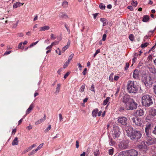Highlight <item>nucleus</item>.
Masks as SVG:
<instances>
[{
	"mask_svg": "<svg viewBox=\"0 0 156 156\" xmlns=\"http://www.w3.org/2000/svg\"><path fill=\"white\" fill-rule=\"evenodd\" d=\"M100 153L98 149H97L94 152V154L95 156H98L100 154Z\"/></svg>",
	"mask_w": 156,
	"mask_h": 156,
	"instance_id": "c756f323",
	"label": "nucleus"
},
{
	"mask_svg": "<svg viewBox=\"0 0 156 156\" xmlns=\"http://www.w3.org/2000/svg\"><path fill=\"white\" fill-rule=\"evenodd\" d=\"M137 2H134L133 1H132V2L131 3L132 5L134 6L135 7H136V6L137 5Z\"/></svg>",
	"mask_w": 156,
	"mask_h": 156,
	"instance_id": "c03bdc74",
	"label": "nucleus"
},
{
	"mask_svg": "<svg viewBox=\"0 0 156 156\" xmlns=\"http://www.w3.org/2000/svg\"><path fill=\"white\" fill-rule=\"evenodd\" d=\"M98 109L97 108L94 109L92 112V115L94 117H96L97 116V114L98 112Z\"/></svg>",
	"mask_w": 156,
	"mask_h": 156,
	"instance_id": "cd10ccee",
	"label": "nucleus"
},
{
	"mask_svg": "<svg viewBox=\"0 0 156 156\" xmlns=\"http://www.w3.org/2000/svg\"><path fill=\"white\" fill-rule=\"evenodd\" d=\"M137 106V103L132 99L131 102L126 105V108L127 110H133L136 109Z\"/></svg>",
	"mask_w": 156,
	"mask_h": 156,
	"instance_id": "20e7f679",
	"label": "nucleus"
},
{
	"mask_svg": "<svg viewBox=\"0 0 156 156\" xmlns=\"http://www.w3.org/2000/svg\"><path fill=\"white\" fill-rule=\"evenodd\" d=\"M68 3L66 1H64L62 2V5L64 7H66L68 6Z\"/></svg>",
	"mask_w": 156,
	"mask_h": 156,
	"instance_id": "2f4dec72",
	"label": "nucleus"
},
{
	"mask_svg": "<svg viewBox=\"0 0 156 156\" xmlns=\"http://www.w3.org/2000/svg\"><path fill=\"white\" fill-rule=\"evenodd\" d=\"M129 39L132 41H133L134 40V36L133 34H131L129 36Z\"/></svg>",
	"mask_w": 156,
	"mask_h": 156,
	"instance_id": "e433bc0d",
	"label": "nucleus"
},
{
	"mask_svg": "<svg viewBox=\"0 0 156 156\" xmlns=\"http://www.w3.org/2000/svg\"><path fill=\"white\" fill-rule=\"evenodd\" d=\"M38 41H38L32 43L30 45L29 48H30L32 47L34 45H36L38 43Z\"/></svg>",
	"mask_w": 156,
	"mask_h": 156,
	"instance_id": "a19ab883",
	"label": "nucleus"
},
{
	"mask_svg": "<svg viewBox=\"0 0 156 156\" xmlns=\"http://www.w3.org/2000/svg\"><path fill=\"white\" fill-rule=\"evenodd\" d=\"M149 113V115L152 116H155L156 115V109L154 108H150Z\"/></svg>",
	"mask_w": 156,
	"mask_h": 156,
	"instance_id": "ddd939ff",
	"label": "nucleus"
},
{
	"mask_svg": "<svg viewBox=\"0 0 156 156\" xmlns=\"http://www.w3.org/2000/svg\"><path fill=\"white\" fill-rule=\"evenodd\" d=\"M141 99L142 104L146 107H149L153 104L152 97L148 94L143 95Z\"/></svg>",
	"mask_w": 156,
	"mask_h": 156,
	"instance_id": "f03ea898",
	"label": "nucleus"
},
{
	"mask_svg": "<svg viewBox=\"0 0 156 156\" xmlns=\"http://www.w3.org/2000/svg\"><path fill=\"white\" fill-rule=\"evenodd\" d=\"M147 68L152 73H155L156 69L154 66L151 65L149 64L147 66Z\"/></svg>",
	"mask_w": 156,
	"mask_h": 156,
	"instance_id": "4468645a",
	"label": "nucleus"
},
{
	"mask_svg": "<svg viewBox=\"0 0 156 156\" xmlns=\"http://www.w3.org/2000/svg\"><path fill=\"white\" fill-rule=\"evenodd\" d=\"M119 78V76H114V79L115 81H117Z\"/></svg>",
	"mask_w": 156,
	"mask_h": 156,
	"instance_id": "338daca9",
	"label": "nucleus"
},
{
	"mask_svg": "<svg viewBox=\"0 0 156 156\" xmlns=\"http://www.w3.org/2000/svg\"><path fill=\"white\" fill-rule=\"evenodd\" d=\"M100 8L101 9H105V5H104L102 3H101L99 5Z\"/></svg>",
	"mask_w": 156,
	"mask_h": 156,
	"instance_id": "58836bf2",
	"label": "nucleus"
},
{
	"mask_svg": "<svg viewBox=\"0 0 156 156\" xmlns=\"http://www.w3.org/2000/svg\"><path fill=\"white\" fill-rule=\"evenodd\" d=\"M69 63L67 62H66L64 64L63 66V68L64 69L66 68L68 66Z\"/></svg>",
	"mask_w": 156,
	"mask_h": 156,
	"instance_id": "a18cd8bd",
	"label": "nucleus"
},
{
	"mask_svg": "<svg viewBox=\"0 0 156 156\" xmlns=\"http://www.w3.org/2000/svg\"><path fill=\"white\" fill-rule=\"evenodd\" d=\"M51 128V126L50 125H49L47 128H46L44 130L45 132H47Z\"/></svg>",
	"mask_w": 156,
	"mask_h": 156,
	"instance_id": "ea45409f",
	"label": "nucleus"
},
{
	"mask_svg": "<svg viewBox=\"0 0 156 156\" xmlns=\"http://www.w3.org/2000/svg\"><path fill=\"white\" fill-rule=\"evenodd\" d=\"M138 147L140 149H147V145L145 144V142L142 141L138 146Z\"/></svg>",
	"mask_w": 156,
	"mask_h": 156,
	"instance_id": "dca6fc26",
	"label": "nucleus"
},
{
	"mask_svg": "<svg viewBox=\"0 0 156 156\" xmlns=\"http://www.w3.org/2000/svg\"><path fill=\"white\" fill-rule=\"evenodd\" d=\"M23 4H23L20 3L19 2H17L14 4L13 7L14 9L16 8L17 7H20L21 5H23Z\"/></svg>",
	"mask_w": 156,
	"mask_h": 156,
	"instance_id": "412c9836",
	"label": "nucleus"
},
{
	"mask_svg": "<svg viewBox=\"0 0 156 156\" xmlns=\"http://www.w3.org/2000/svg\"><path fill=\"white\" fill-rule=\"evenodd\" d=\"M151 123H149L146 125L145 132L146 136H150L151 128Z\"/></svg>",
	"mask_w": 156,
	"mask_h": 156,
	"instance_id": "9d476101",
	"label": "nucleus"
},
{
	"mask_svg": "<svg viewBox=\"0 0 156 156\" xmlns=\"http://www.w3.org/2000/svg\"><path fill=\"white\" fill-rule=\"evenodd\" d=\"M59 17L61 18H68V16L65 14L63 13H61L59 15Z\"/></svg>",
	"mask_w": 156,
	"mask_h": 156,
	"instance_id": "393cba45",
	"label": "nucleus"
},
{
	"mask_svg": "<svg viewBox=\"0 0 156 156\" xmlns=\"http://www.w3.org/2000/svg\"><path fill=\"white\" fill-rule=\"evenodd\" d=\"M62 68H60L57 71V73L59 75H60L61 74L60 72L62 70Z\"/></svg>",
	"mask_w": 156,
	"mask_h": 156,
	"instance_id": "680f3d73",
	"label": "nucleus"
},
{
	"mask_svg": "<svg viewBox=\"0 0 156 156\" xmlns=\"http://www.w3.org/2000/svg\"><path fill=\"white\" fill-rule=\"evenodd\" d=\"M60 87V84H58L57 86L56 92L58 93L59 92V90Z\"/></svg>",
	"mask_w": 156,
	"mask_h": 156,
	"instance_id": "c9c22d12",
	"label": "nucleus"
},
{
	"mask_svg": "<svg viewBox=\"0 0 156 156\" xmlns=\"http://www.w3.org/2000/svg\"><path fill=\"white\" fill-rule=\"evenodd\" d=\"M129 64L128 63H126V67L125 68V70H127L128 68L129 67Z\"/></svg>",
	"mask_w": 156,
	"mask_h": 156,
	"instance_id": "603ef678",
	"label": "nucleus"
},
{
	"mask_svg": "<svg viewBox=\"0 0 156 156\" xmlns=\"http://www.w3.org/2000/svg\"><path fill=\"white\" fill-rule=\"evenodd\" d=\"M84 89H85V86L84 85H83L81 86V87L80 88V91L81 92H83L84 91Z\"/></svg>",
	"mask_w": 156,
	"mask_h": 156,
	"instance_id": "49530a36",
	"label": "nucleus"
},
{
	"mask_svg": "<svg viewBox=\"0 0 156 156\" xmlns=\"http://www.w3.org/2000/svg\"><path fill=\"white\" fill-rule=\"evenodd\" d=\"M127 135L131 140L134 142H136L139 141L141 138L142 134L140 131L133 129V128L130 126H128L126 129Z\"/></svg>",
	"mask_w": 156,
	"mask_h": 156,
	"instance_id": "f257e3e1",
	"label": "nucleus"
},
{
	"mask_svg": "<svg viewBox=\"0 0 156 156\" xmlns=\"http://www.w3.org/2000/svg\"><path fill=\"white\" fill-rule=\"evenodd\" d=\"M106 37V34H104L103 36V38H102L103 41H104L105 40Z\"/></svg>",
	"mask_w": 156,
	"mask_h": 156,
	"instance_id": "13d9d810",
	"label": "nucleus"
},
{
	"mask_svg": "<svg viewBox=\"0 0 156 156\" xmlns=\"http://www.w3.org/2000/svg\"><path fill=\"white\" fill-rule=\"evenodd\" d=\"M32 128V127L31 126L29 125V126L27 127V129H28V130H30Z\"/></svg>",
	"mask_w": 156,
	"mask_h": 156,
	"instance_id": "774afa93",
	"label": "nucleus"
},
{
	"mask_svg": "<svg viewBox=\"0 0 156 156\" xmlns=\"http://www.w3.org/2000/svg\"><path fill=\"white\" fill-rule=\"evenodd\" d=\"M115 129L113 133V137L114 138L118 137L120 134V132L119 130V128L117 127L115 128Z\"/></svg>",
	"mask_w": 156,
	"mask_h": 156,
	"instance_id": "f8f14e48",
	"label": "nucleus"
},
{
	"mask_svg": "<svg viewBox=\"0 0 156 156\" xmlns=\"http://www.w3.org/2000/svg\"><path fill=\"white\" fill-rule=\"evenodd\" d=\"M133 99L130 98V97L126 94H125L122 99V102L124 103L126 105L127 104L129 103L132 101Z\"/></svg>",
	"mask_w": 156,
	"mask_h": 156,
	"instance_id": "0eeeda50",
	"label": "nucleus"
},
{
	"mask_svg": "<svg viewBox=\"0 0 156 156\" xmlns=\"http://www.w3.org/2000/svg\"><path fill=\"white\" fill-rule=\"evenodd\" d=\"M109 99H110V98L108 97H107L106 98V99L104 101L103 105H106L107 104V103L108 102Z\"/></svg>",
	"mask_w": 156,
	"mask_h": 156,
	"instance_id": "7c9ffc66",
	"label": "nucleus"
},
{
	"mask_svg": "<svg viewBox=\"0 0 156 156\" xmlns=\"http://www.w3.org/2000/svg\"><path fill=\"white\" fill-rule=\"evenodd\" d=\"M94 85L93 84H92L91 87L90 88V90L94 92H95L94 90Z\"/></svg>",
	"mask_w": 156,
	"mask_h": 156,
	"instance_id": "864d4df0",
	"label": "nucleus"
},
{
	"mask_svg": "<svg viewBox=\"0 0 156 156\" xmlns=\"http://www.w3.org/2000/svg\"><path fill=\"white\" fill-rule=\"evenodd\" d=\"M132 119L133 123H135L136 125L140 126L142 125V123L140 119L137 117H133Z\"/></svg>",
	"mask_w": 156,
	"mask_h": 156,
	"instance_id": "9b49d317",
	"label": "nucleus"
},
{
	"mask_svg": "<svg viewBox=\"0 0 156 156\" xmlns=\"http://www.w3.org/2000/svg\"><path fill=\"white\" fill-rule=\"evenodd\" d=\"M152 59V57L151 55H149L148 58H147V59L148 61H151Z\"/></svg>",
	"mask_w": 156,
	"mask_h": 156,
	"instance_id": "4d7b16f0",
	"label": "nucleus"
},
{
	"mask_svg": "<svg viewBox=\"0 0 156 156\" xmlns=\"http://www.w3.org/2000/svg\"><path fill=\"white\" fill-rule=\"evenodd\" d=\"M126 151L127 156H137L138 152L135 150L131 149Z\"/></svg>",
	"mask_w": 156,
	"mask_h": 156,
	"instance_id": "1a4fd4ad",
	"label": "nucleus"
},
{
	"mask_svg": "<svg viewBox=\"0 0 156 156\" xmlns=\"http://www.w3.org/2000/svg\"><path fill=\"white\" fill-rule=\"evenodd\" d=\"M50 27L48 26H44L40 27V31H44L49 29Z\"/></svg>",
	"mask_w": 156,
	"mask_h": 156,
	"instance_id": "aec40b11",
	"label": "nucleus"
},
{
	"mask_svg": "<svg viewBox=\"0 0 156 156\" xmlns=\"http://www.w3.org/2000/svg\"><path fill=\"white\" fill-rule=\"evenodd\" d=\"M59 118L60 121H61L62 120V117L61 114H59Z\"/></svg>",
	"mask_w": 156,
	"mask_h": 156,
	"instance_id": "052dcab7",
	"label": "nucleus"
},
{
	"mask_svg": "<svg viewBox=\"0 0 156 156\" xmlns=\"http://www.w3.org/2000/svg\"><path fill=\"white\" fill-rule=\"evenodd\" d=\"M73 56H74L73 54H72L71 55L69 56V59H68L67 62H69V63L70 61L73 58Z\"/></svg>",
	"mask_w": 156,
	"mask_h": 156,
	"instance_id": "72a5a7b5",
	"label": "nucleus"
},
{
	"mask_svg": "<svg viewBox=\"0 0 156 156\" xmlns=\"http://www.w3.org/2000/svg\"><path fill=\"white\" fill-rule=\"evenodd\" d=\"M118 156H127L126 151L120 152L118 155Z\"/></svg>",
	"mask_w": 156,
	"mask_h": 156,
	"instance_id": "c85d7f7f",
	"label": "nucleus"
},
{
	"mask_svg": "<svg viewBox=\"0 0 156 156\" xmlns=\"http://www.w3.org/2000/svg\"><path fill=\"white\" fill-rule=\"evenodd\" d=\"M118 122L121 124L126 126L127 125V119L125 117H122L119 118Z\"/></svg>",
	"mask_w": 156,
	"mask_h": 156,
	"instance_id": "6e6552de",
	"label": "nucleus"
},
{
	"mask_svg": "<svg viewBox=\"0 0 156 156\" xmlns=\"http://www.w3.org/2000/svg\"><path fill=\"white\" fill-rule=\"evenodd\" d=\"M114 152V149L113 148H112L111 149H110L109 150L108 153L110 155H112L113 153Z\"/></svg>",
	"mask_w": 156,
	"mask_h": 156,
	"instance_id": "79ce46f5",
	"label": "nucleus"
},
{
	"mask_svg": "<svg viewBox=\"0 0 156 156\" xmlns=\"http://www.w3.org/2000/svg\"><path fill=\"white\" fill-rule=\"evenodd\" d=\"M156 45V43L155 44V45L153 46V47H152L150 49V50L148 52V53H149L151 51H154V49L155 48V46Z\"/></svg>",
	"mask_w": 156,
	"mask_h": 156,
	"instance_id": "4c0bfd02",
	"label": "nucleus"
},
{
	"mask_svg": "<svg viewBox=\"0 0 156 156\" xmlns=\"http://www.w3.org/2000/svg\"><path fill=\"white\" fill-rule=\"evenodd\" d=\"M110 142L111 143V145H113L116 144V142L114 141L112 139H111Z\"/></svg>",
	"mask_w": 156,
	"mask_h": 156,
	"instance_id": "37998d69",
	"label": "nucleus"
},
{
	"mask_svg": "<svg viewBox=\"0 0 156 156\" xmlns=\"http://www.w3.org/2000/svg\"><path fill=\"white\" fill-rule=\"evenodd\" d=\"M34 106L33 104H31L29 108L27 109L26 111V114H29L30 112L34 108Z\"/></svg>",
	"mask_w": 156,
	"mask_h": 156,
	"instance_id": "b1692460",
	"label": "nucleus"
},
{
	"mask_svg": "<svg viewBox=\"0 0 156 156\" xmlns=\"http://www.w3.org/2000/svg\"><path fill=\"white\" fill-rule=\"evenodd\" d=\"M127 89L129 93H136L138 90V86L133 81H129L127 86Z\"/></svg>",
	"mask_w": 156,
	"mask_h": 156,
	"instance_id": "7ed1b4c3",
	"label": "nucleus"
},
{
	"mask_svg": "<svg viewBox=\"0 0 156 156\" xmlns=\"http://www.w3.org/2000/svg\"><path fill=\"white\" fill-rule=\"evenodd\" d=\"M22 42L20 43L18 45V48L19 49H23L24 46L22 45Z\"/></svg>",
	"mask_w": 156,
	"mask_h": 156,
	"instance_id": "473e14b6",
	"label": "nucleus"
},
{
	"mask_svg": "<svg viewBox=\"0 0 156 156\" xmlns=\"http://www.w3.org/2000/svg\"><path fill=\"white\" fill-rule=\"evenodd\" d=\"M150 19V17L148 15H145L143 17L142 21L144 22H147Z\"/></svg>",
	"mask_w": 156,
	"mask_h": 156,
	"instance_id": "5701e85b",
	"label": "nucleus"
},
{
	"mask_svg": "<svg viewBox=\"0 0 156 156\" xmlns=\"http://www.w3.org/2000/svg\"><path fill=\"white\" fill-rule=\"evenodd\" d=\"M144 83L146 87L147 88L151 86L153 84V82H150L149 80H147L146 79H145Z\"/></svg>",
	"mask_w": 156,
	"mask_h": 156,
	"instance_id": "f3484780",
	"label": "nucleus"
},
{
	"mask_svg": "<svg viewBox=\"0 0 156 156\" xmlns=\"http://www.w3.org/2000/svg\"><path fill=\"white\" fill-rule=\"evenodd\" d=\"M43 143H42L39 145V146L36 148L37 151L41 149L43 146Z\"/></svg>",
	"mask_w": 156,
	"mask_h": 156,
	"instance_id": "de8ad7c7",
	"label": "nucleus"
},
{
	"mask_svg": "<svg viewBox=\"0 0 156 156\" xmlns=\"http://www.w3.org/2000/svg\"><path fill=\"white\" fill-rule=\"evenodd\" d=\"M133 77L135 79H138L139 78V72L138 70L135 69L134 70Z\"/></svg>",
	"mask_w": 156,
	"mask_h": 156,
	"instance_id": "6ab92c4d",
	"label": "nucleus"
},
{
	"mask_svg": "<svg viewBox=\"0 0 156 156\" xmlns=\"http://www.w3.org/2000/svg\"><path fill=\"white\" fill-rule=\"evenodd\" d=\"M76 148H78L79 147V142L78 141H76Z\"/></svg>",
	"mask_w": 156,
	"mask_h": 156,
	"instance_id": "69168bd1",
	"label": "nucleus"
},
{
	"mask_svg": "<svg viewBox=\"0 0 156 156\" xmlns=\"http://www.w3.org/2000/svg\"><path fill=\"white\" fill-rule=\"evenodd\" d=\"M70 72H67L64 75V78L65 79H66V77L68 76L70 74Z\"/></svg>",
	"mask_w": 156,
	"mask_h": 156,
	"instance_id": "8fccbe9b",
	"label": "nucleus"
},
{
	"mask_svg": "<svg viewBox=\"0 0 156 156\" xmlns=\"http://www.w3.org/2000/svg\"><path fill=\"white\" fill-rule=\"evenodd\" d=\"M149 44L148 43L146 42L144 44H142L141 45V47L142 48H144L147 47Z\"/></svg>",
	"mask_w": 156,
	"mask_h": 156,
	"instance_id": "f704fd0d",
	"label": "nucleus"
},
{
	"mask_svg": "<svg viewBox=\"0 0 156 156\" xmlns=\"http://www.w3.org/2000/svg\"><path fill=\"white\" fill-rule=\"evenodd\" d=\"M147 140L146 143L148 146L153 145L156 143L155 139L152 138L150 136H146Z\"/></svg>",
	"mask_w": 156,
	"mask_h": 156,
	"instance_id": "423d86ee",
	"label": "nucleus"
},
{
	"mask_svg": "<svg viewBox=\"0 0 156 156\" xmlns=\"http://www.w3.org/2000/svg\"><path fill=\"white\" fill-rule=\"evenodd\" d=\"M100 21L103 23V26H105L108 23V20L104 18H101Z\"/></svg>",
	"mask_w": 156,
	"mask_h": 156,
	"instance_id": "4be33fe9",
	"label": "nucleus"
},
{
	"mask_svg": "<svg viewBox=\"0 0 156 156\" xmlns=\"http://www.w3.org/2000/svg\"><path fill=\"white\" fill-rule=\"evenodd\" d=\"M149 76L150 79H151L153 80H156V74L155 73H152L149 75Z\"/></svg>",
	"mask_w": 156,
	"mask_h": 156,
	"instance_id": "bb28decb",
	"label": "nucleus"
},
{
	"mask_svg": "<svg viewBox=\"0 0 156 156\" xmlns=\"http://www.w3.org/2000/svg\"><path fill=\"white\" fill-rule=\"evenodd\" d=\"M146 79L147 80H149V81L150 82H153V80H152V79H150V77L149 76L148 77V78H146Z\"/></svg>",
	"mask_w": 156,
	"mask_h": 156,
	"instance_id": "e2e57ef3",
	"label": "nucleus"
},
{
	"mask_svg": "<svg viewBox=\"0 0 156 156\" xmlns=\"http://www.w3.org/2000/svg\"><path fill=\"white\" fill-rule=\"evenodd\" d=\"M46 116L45 115H44V116L43 119H41L39 120H38L37 121H36L35 123V124L36 125H37L40 124L43 122L46 119Z\"/></svg>",
	"mask_w": 156,
	"mask_h": 156,
	"instance_id": "a211bd4d",
	"label": "nucleus"
},
{
	"mask_svg": "<svg viewBox=\"0 0 156 156\" xmlns=\"http://www.w3.org/2000/svg\"><path fill=\"white\" fill-rule=\"evenodd\" d=\"M87 70V69L86 68H85L84 69V70L83 71V75H86V71Z\"/></svg>",
	"mask_w": 156,
	"mask_h": 156,
	"instance_id": "bf43d9fd",
	"label": "nucleus"
},
{
	"mask_svg": "<svg viewBox=\"0 0 156 156\" xmlns=\"http://www.w3.org/2000/svg\"><path fill=\"white\" fill-rule=\"evenodd\" d=\"M114 75V74L113 73H112V74H111V75H110V76H109V79L110 80H113V76Z\"/></svg>",
	"mask_w": 156,
	"mask_h": 156,
	"instance_id": "6e6d98bb",
	"label": "nucleus"
},
{
	"mask_svg": "<svg viewBox=\"0 0 156 156\" xmlns=\"http://www.w3.org/2000/svg\"><path fill=\"white\" fill-rule=\"evenodd\" d=\"M119 148L121 150L126 149L129 147V142L127 140H123L118 144Z\"/></svg>",
	"mask_w": 156,
	"mask_h": 156,
	"instance_id": "39448f33",
	"label": "nucleus"
},
{
	"mask_svg": "<svg viewBox=\"0 0 156 156\" xmlns=\"http://www.w3.org/2000/svg\"><path fill=\"white\" fill-rule=\"evenodd\" d=\"M65 26L66 28V29L69 34L70 33V30L69 29V27L68 25L67 24H65Z\"/></svg>",
	"mask_w": 156,
	"mask_h": 156,
	"instance_id": "5fc2aeb1",
	"label": "nucleus"
},
{
	"mask_svg": "<svg viewBox=\"0 0 156 156\" xmlns=\"http://www.w3.org/2000/svg\"><path fill=\"white\" fill-rule=\"evenodd\" d=\"M152 133L156 135V125L154 128V130L153 131Z\"/></svg>",
	"mask_w": 156,
	"mask_h": 156,
	"instance_id": "0e129e2a",
	"label": "nucleus"
},
{
	"mask_svg": "<svg viewBox=\"0 0 156 156\" xmlns=\"http://www.w3.org/2000/svg\"><path fill=\"white\" fill-rule=\"evenodd\" d=\"M153 90L154 94L156 95V84L154 86Z\"/></svg>",
	"mask_w": 156,
	"mask_h": 156,
	"instance_id": "3c124183",
	"label": "nucleus"
},
{
	"mask_svg": "<svg viewBox=\"0 0 156 156\" xmlns=\"http://www.w3.org/2000/svg\"><path fill=\"white\" fill-rule=\"evenodd\" d=\"M58 43H59L58 41H55L54 42H52L51 44V46H53L54 45H57V44H58Z\"/></svg>",
	"mask_w": 156,
	"mask_h": 156,
	"instance_id": "09e8293b",
	"label": "nucleus"
},
{
	"mask_svg": "<svg viewBox=\"0 0 156 156\" xmlns=\"http://www.w3.org/2000/svg\"><path fill=\"white\" fill-rule=\"evenodd\" d=\"M144 112L143 110L139 109L136 111L134 113V115L136 116H140L143 115Z\"/></svg>",
	"mask_w": 156,
	"mask_h": 156,
	"instance_id": "2eb2a0df",
	"label": "nucleus"
},
{
	"mask_svg": "<svg viewBox=\"0 0 156 156\" xmlns=\"http://www.w3.org/2000/svg\"><path fill=\"white\" fill-rule=\"evenodd\" d=\"M18 144V138L15 137L12 142V145L13 146L17 145Z\"/></svg>",
	"mask_w": 156,
	"mask_h": 156,
	"instance_id": "a878e982",
	"label": "nucleus"
}]
</instances>
